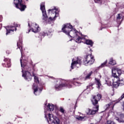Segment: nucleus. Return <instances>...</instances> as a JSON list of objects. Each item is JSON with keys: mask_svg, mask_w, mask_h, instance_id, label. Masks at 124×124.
I'll return each instance as SVG.
<instances>
[{"mask_svg": "<svg viewBox=\"0 0 124 124\" xmlns=\"http://www.w3.org/2000/svg\"><path fill=\"white\" fill-rule=\"evenodd\" d=\"M59 111L62 113V115H60V117L62 118V116L65 117V110L62 108V107H60L59 109Z\"/></svg>", "mask_w": 124, "mask_h": 124, "instance_id": "nucleus-22", "label": "nucleus"}, {"mask_svg": "<svg viewBox=\"0 0 124 124\" xmlns=\"http://www.w3.org/2000/svg\"><path fill=\"white\" fill-rule=\"evenodd\" d=\"M121 98V99H123V98H124V93L122 95Z\"/></svg>", "mask_w": 124, "mask_h": 124, "instance_id": "nucleus-36", "label": "nucleus"}, {"mask_svg": "<svg viewBox=\"0 0 124 124\" xmlns=\"http://www.w3.org/2000/svg\"><path fill=\"white\" fill-rule=\"evenodd\" d=\"M29 31H30V30L29 31Z\"/></svg>", "mask_w": 124, "mask_h": 124, "instance_id": "nucleus-44", "label": "nucleus"}, {"mask_svg": "<svg viewBox=\"0 0 124 124\" xmlns=\"http://www.w3.org/2000/svg\"><path fill=\"white\" fill-rule=\"evenodd\" d=\"M17 27H18V24H14V25H10L6 27V35H8V34H9V33H10L11 31H16V28H17Z\"/></svg>", "mask_w": 124, "mask_h": 124, "instance_id": "nucleus-14", "label": "nucleus"}, {"mask_svg": "<svg viewBox=\"0 0 124 124\" xmlns=\"http://www.w3.org/2000/svg\"><path fill=\"white\" fill-rule=\"evenodd\" d=\"M101 99V95L97 94L96 96H93V99H92V102L94 106L93 108V110L90 108H87L85 110V112L87 115H94L98 111V108H99V106L97 105L98 103V100Z\"/></svg>", "mask_w": 124, "mask_h": 124, "instance_id": "nucleus-3", "label": "nucleus"}, {"mask_svg": "<svg viewBox=\"0 0 124 124\" xmlns=\"http://www.w3.org/2000/svg\"><path fill=\"white\" fill-rule=\"evenodd\" d=\"M95 80L96 81L98 88V89H99V88H100V86H101V83H100V79L95 78Z\"/></svg>", "mask_w": 124, "mask_h": 124, "instance_id": "nucleus-24", "label": "nucleus"}, {"mask_svg": "<svg viewBox=\"0 0 124 124\" xmlns=\"http://www.w3.org/2000/svg\"><path fill=\"white\" fill-rule=\"evenodd\" d=\"M41 35L43 37H44V36H46V35H49V34L48 33V32L43 31L41 32Z\"/></svg>", "mask_w": 124, "mask_h": 124, "instance_id": "nucleus-30", "label": "nucleus"}, {"mask_svg": "<svg viewBox=\"0 0 124 124\" xmlns=\"http://www.w3.org/2000/svg\"><path fill=\"white\" fill-rule=\"evenodd\" d=\"M59 9L54 7L53 9H50L48 10V13H50L49 20L50 21H55L56 18L59 16Z\"/></svg>", "mask_w": 124, "mask_h": 124, "instance_id": "nucleus-4", "label": "nucleus"}, {"mask_svg": "<svg viewBox=\"0 0 124 124\" xmlns=\"http://www.w3.org/2000/svg\"><path fill=\"white\" fill-rule=\"evenodd\" d=\"M40 6L41 10L43 13V20H44L45 21H47L48 16H47V14H46V10H45V3H42Z\"/></svg>", "mask_w": 124, "mask_h": 124, "instance_id": "nucleus-13", "label": "nucleus"}, {"mask_svg": "<svg viewBox=\"0 0 124 124\" xmlns=\"http://www.w3.org/2000/svg\"><path fill=\"white\" fill-rule=\"evenodd\" d=\"M107 124H116V123H115V122H114L113 121H108Z\"/></svg>", "mask_w": 124, "mask_h": 124, "instance_id": "nucleus-32", "label": "nucleus"}, {"mask_svg": "<svg viewBox=\"0 0 124 124\" xmlns=\"http://www.w3.org/2000/svg\"><path fill=\"white\" fill-rule=\"evenodd\" d=\"M32 89L34 91V94H35V95H39L42 91L43 86H41L40 87H37V85H36L35 84H33Z\"/></svg>", "mask_w": 124, "mask_h": 124, "instance_id": "nucleus-12", "label": "nucleus"}, {"mask_svg": "<svg viewBox=\"0 0 124 124\" xmlns=\"http://www.w3.org/2000/svg\"><path fill=\"white\" fill-rule=\"evenodd\" d=\"M94 62V59L92 55H88L83 61V64L88 65V64H93Z\"/></svg>", "mask_w": 124, "mask_h": 124, "instance_id": "nucleus-11", "label": "nucleus"}, {"mask_svg": "<svg viewBox=\"0 0 124 124\" xmlns=\"http://www.w3.org/2000/svg\"><path fill=\"white\" fill-rule=\"evenodd\" d=\"M90 88V86H87V89H89Z\"/></svg>", "mask_w": 124, "mask_h": 124, "instance_id": "nucleus-40", "label": "nucleus"}, {"mask_svg": "<svg viewBox=\"0 0 124 124\" xmlns=\"http://www.w3.org/2000/svg\"><path fill=\"white\" fill-rule=\"evenodd\" d=\"M94 1L96 3H99V2L100 1V0H94Z\"/></svg>", "mask_w": 124, "mask_h": 124, "instance_id": "nucleus-35", "label": "nucleus"}, {"mask_svg": "<svg viewBox=\"0 0 124 124\" xmlns=\"http://www.w3.org/2000/svg\"><path fill=\"white\" fill-rule=\"evenodd\" d=\"M45 118H47V113H46V110H45Z\"/></svg>", "mask_w": 124, "mask_h": 124, "instance_id": "nucleus-37", "label": "nucleus"}, {"mask_svg": "<svg viewBox=\"0 0 124 124\" xmlns=\"http://www.w3.org/2000/svg\"><path fill=\"white\" fill-rule=\"evenodd\" d=\"M76 119H77V120H78V121H86L87 119H88V117H87V116H78L76 117Z\"/></svg>", "mask_w": 124, "mask_h": 124, "instance_id": "nucleus-23", "label": "nucleus"}, {"mask_svg": "<svg viewBox=\"0 0 124 124\" xmlns=\"http://www.w3.org/2000/svg\"><path fill=\"white\" fill-rule=\"evenodd\" d=\"M106 63H107V60H106L104 63H102L99 67L100 68H102V67H105V66H106Z\"/></svg>", "mask_w": 124, "mask_h": 124, "instance_id": "nucleus-31", "label": "nucleus"}, {"mask_svg": "<svg viewBox=\"0 0 124 124\" xmlns=\"http://www.w3.org/2000/svg\"><path fill=\"white\" fill-rule=\"evenodd\" d=\"M22 42H23V41H22V39H19V41L17 42V46L18 48H19V50H20V52H21V57H22L23 56V52H22Z\"/></svg>", "mask_w": 124, "mask_h": 124, "instance_id": "nucleus-17", "label": "nucleus"}, {"mask_svg": "<svg viewBox=\"0 0 124 124\" xmlns=\"http://www.w3.org/2000/svg\"><path fill=\"white\" fill-rule=\"evenodd\" d=\"M79 79L78 78H73V80H65L62 78L57 79L56 83L54 86V88L56 91H61L62 89L67 87L69 89L73 88L74 86H79L82 85V83L78 81ZM72 84L74 86L71 84Z\"/></svg>", "mask_w": 124, "mask_h": 124, "instance_id": "nucleus-1", "label": "nucleus"}, {"mask_svg": "<svg viewBox=\"0 0 124 124\" xmlns=\"http://www.w3.org/2000/svg\"><path fill=\"white\" fill-rule=\"evenodd\" d=\"M20 63L21 67H26V64H23L22 63V59H20Z\"/></svg>", "mask_w": 124, "mask_h": 124, "instance_id": "nucleus-33", "label": "nucleus"}, {"mask_svg": "<svg viewBox=\"0 0 124 124\" xmlns=\"http://www.w3.org/2000/svg\"><path fill=\"white\" fill-rule=\"evenodd\" d=\"M33 76L34 77V82L36 83L37 84H38L39 83V80H38V78L37 77L34 76V74H32Z\"/></svg>", "mask_w": 124, "mask_h": 124, "instance_id": "nucleus-27", "label": "nucleus"}, {"mask_svg": "<svg viewBox=\"0 0 124 124\" xmlns=\"http://www.w3.org/2000/svg\"><path fill=\"white\" fill-rule=\"evenodd\" d=\"M108 63L111 65H115V64H116V61L113 60V59L111 58L110 59Z\"/></svg>", "mask_w": 124, "mask_h": 124, "instance_id": "nucleus-25", "label": "nucleus"}, {"mask_svg": "<svg viewBox=\"0 0 124 124\" xmlns=\"http://www.w3.org/2000/svg\"><path fill=\"white\" fill-rule=\"evenodd\" d=\"M6 53L8 55H9V54H10V53H11V51L9 50H6Z\"/></svg>", "mask_w": 124, "mask_h": 124, "instance_id": "nucleus-34", "label": "nucleus"}, {"mask_svg": "<svg viewBox=\"0 0 124 124\" xmlns=\"http://www.w3.org/2000/svg\"><path fill=\"white\" fill-rule=\"evenodd\" d=\"M122 75V71L118 69L112 70V76L114 77V80H119L120 76Z\"/></svg>", "mask_w": 124, "mask_h": 124, "instance_id": "nucleus-10", "label": "nucleus"}, {"mask_svg": "<svg viewBox=\"0 0 124 124\" xmlns=\"http://www.w3.org/2000/svg\"><path fill=\"white\" fill-rule=\"evenodd\" d=\"M4 62H5L6 64L5 63L3 64V66H5V67H10L11 66L10 59L6 58L4 60Z\"/></svg>", "mask_w": 124, "mask_h": 124, "instance_id": "nucleus-18", "label": "nucleus"}, {"mask_svg": "<svg viewBox=\"0 0 124 124\" xmlns=\"http://www.w3.org/2000/svg\"><path fill=\"white\" fill-rule=\"evenodd\" d=\"M113 79L110 78H107L105 80L106 84L108 85V86H112L113 85Z\"/></svg>", "mask_w": 124, "mask_h": 124, "instance_id": "nucleus-20", "label": "nucleus"}, {"mask_svg": "<svg viewBox=\"0 0 124 124\" xmlns=\"http://www.w3.org/2000/svg\"><path fill=\"white\" fill-rule=\"evenodd\" d=\"M63 118H64V119H65V117H64Z\"/></svg>", "mask_w": 124, "mask_h": 124, "instance_id": "nucleus-42", "label": "nucleus"}, {"mask_svg": "<svg viewBox=\"0 0 124 124\" xmlns=\"http://www.w3.org/2000/svg\"><path fill=\"white\" fill-rule=\"evenodd\" d=\"M70 41H71V40H70Z\"/></svg>", "mask_w": 124, "mask_h": 124, "instance_id": "nucleus-43", "label": "nucleus"}, {"mask_svg": "<svg viewBox=\"0 0 124 124\" xmlns=\"http://www.w3.org/2000/svg\"><path fill=\"white\" fill-rule=\"evenodd\" d=\"M118 82L119 83V86H124V80L123 79H120L119 78V80H118Z\"/></svg>", "mask_w": 124, "mask_h": 124, "instance_id": "nucleus-28", "label": "nucleus"}, {"mask_svg": "<svg viewBox=\"0 0 124 124\" xmlns=\"http://www.w3.org/2000/svg\"><path fill=\"white\" fill-rule=\"evenodd\" d=\"M73 27L70 24H64L62 29V31L67 35H69L77 43H81V41L84 40V38H81L82 33L78 32L76 29H73Z\"/></svg>", "mask_w": 124, "mask_h": 124, "instance_id": "nucleus-2", "label": "nucleus"}, {"mask_svg": "<svg viewBox=\"0 0 124 124\" xmlns=\"http://www.w3.org/2000/svg\"><path fill=\"white\" fill-rule=\"evenodd\" d=\"M14 3L16 8H18L21 11H24L26 9V5L23 4V0H14Z\"/></svg>", "mask_w": 124, "mask_h": 124, "instance_id": "nucleus-7", "label": "nucleus"}, {"mask_svg": "<svg viewBox=\"0 0 124 124\" xmlns=\"http://www.w3.org/2000/svg\"><path fill=\"white\" fill-rule=\"evenodd\" d=\"M28 26L31 28L33 32H38L40 31L39 26L35 23L28 22Z\"/></svg>", "mask_w": 124, "mask_h": 124, "instance_id": "nucleus-8", "label": "nucleus"}, {"mask_svg": "<svg viewBox=\"0 0 124 124\" xmlns=\"http://www.w3.org/2000/svg\"><path fill=\"white\" fill-rule=\"evenodd\" d=\"M81 63H82V61L79 58H74L72 60V62L71 63V69H74L75 66L77 67H79L80 65H81ZM79 65V66H78Z\"/></svg>", "mask_w": 124, "mask_h": 124, "instance_id": "nucleus-9", "label": "nucleus"}, {"mask_svg": "<svg viewBox=\"0 0 124 124\" xmlns=\"http://www.w3.org/2000/svg\"><path fill=\"white\" fill-rule=\"evenodd\" d=\"M0 88H1V86L0 85Z\"/></svg>", "mask_w": 124, "mask_h": 124, "instance_id": "nucleus-41", "label": "nucleus"}, {"mask_svg": "<svg viewBox=\"0 0 124 124\" xmlns=\"http://www.w3.org/2000/svg\"><path fill=\"white\" fill-rule=\"evenodd\" d=\"M45 106H46L48 110H49L51 112L54 111V109H55V106L52 104H48L47 106H46V104H45Z\"/></svg>", "mask_w": 124, "mask_h": 124, "instance_id": "nucleus-19", "label": "nucleus"}, {"mask_svg": "<svg viewBox=\"0 0 124 124\" xmlns=\"http://www.w3.org/2000/svg\"><path fill=\"white\" fill-rule=\"evenodd\" d=\"M92 74H93V71H91L84 78L85 80H87V79H90L91 78V76H92Z\"/></svg>", "mask_w": 124, "mask_h": 124, "instance_id": "nucleus-26", "label": "nucleus"}, {"mask_svg": "<svg viewBox=\"0 0 124 124\" xmlns=\"http://www.w3.org/2000/svg\"><path fill=\"white\" fill-rule=\"evenodd\" d=\"M124 13L119 14L117 16V17H116V20L117 23H120V24H121V23H122V21H123V19H124Z\"/></svg>", "mask_w": 124, "mask_h": 124, "instance_id": "nucleus-16", "label": "nucleus"}, {"mask_svg": "<svg viewBox=\"0 0 124 124\" xmlns=\"http://www.w3.org/2000/svg\"><path fill=\"white\" fill-rule=\"evenodd\" d=\"M109 107H112V108L114 107V106L113 105V103H110L109 104L106 105V109H108Z\"/></svg>", "mask_w": 124, "mask_h": 124, "instance_id": "nucleus-29", "label": "nucleus"}, {"mask_svg": "<svg viewBox=\"0 0 124 124\" xmlns=\"http://www.w3.org/2000/svg\"><path fill=\"white\" fill-rule=\"evenodd\" d=\"M48 120L47 119V122L48 124H61V120L59 119V118L53 115V114H51L49 113L48 114Z\"/></svg>", "mask_w": 124, "mask_h": 124, "instance_id": "nucleus-5", "label": "nucleus"}, {"mask_svg": "<svg viewBox=\"0 0 124 124\" xmlns=\"http://www.w3.org/2000/svg\"><path fill=\"white\" fill-rule=\"evenodd\" d=\"M81 38H83L84 39L83 40L81 41V42L87 44V45H90L91 47H93V41L91 40H87L85 37H81Z\"/></svg>", "mask_w": 124, "mask_h": 124, "instance_id": "nucleus-15", "label": "nucleus"}, {"mask_svg": "<svg viewBox=\"0 0 124 124\" xmlns=\"http://www.w3.org/2000/svg\"><path fill=\"white\" fill-rule=\"evenodd\" d=\"M119 79H114L112 82V85L114 88H118L119 86H120V84L119 83Z\"/></svg>", "mask_w": 124, "mask_h": 124, "instance_id": "nucleus-21", "label": "nucleus"}, {"mask_svg": "<svg viewBox=\"0 0 124 124\" xmlns=\"http://www.w3.org/2000/svg\"><path fill=\"white\" fill-rule=\"evenodd\" d=\"M31 68L29 67L27 69V71L22 70V77L24 78L25 80L27 81H31Z\"/></svg>", "mask_w": 124, "mask_h": 124, "instance_id": "nucleus-6", "label": "nucleus"}, {"mask_svg": "<svg viewBox=\"0 0 124 124\" xmlns=\"http://www.w3.org/2000/svg\"><path fill=\"white\" fill-rule=\"evenodd\" d=\"M98 77H99V78H101V75H98Z\"/></svg>", "mask_w": 124, "mask_h": 124, "instance_id": "nucleus-38", "label": "nucleus"}, {"mask_svg": "<svg viewBox=\"0 0 124 124\" xmlns=\"http://www.w3.org/2000/svg\"><path fill=\"white\" fill-rule=\"evenodd\" d=\"M123 108H124V103L123 104Z\"/></svg>", "mask_w": 124, "mask_h": 124, "instance_id": "nucleus-39", "label": "nucleus"}]
</instances>
